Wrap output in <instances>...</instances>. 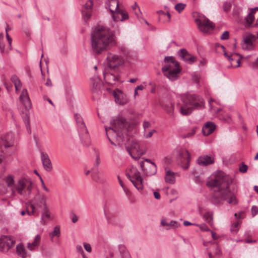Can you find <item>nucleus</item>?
<instances>
[{
  "label": "nucleus",
  "instance_id": "052dcab7",
  "mask_svg": "<svg viewBox=\"0 0 258 258\" xmlns=\"http://www.w3.org/2000/svg\"><path fill=\"white\" fill-rule=\"evenodd\" d=\"M41 240V236L39 234H37L35 236L34 242H36V243L39 245L40 242Z\"/></svg>",
  "mask_w": 258,
  "mask_h": 258
},
{
  "label": "nucleus",
  "instance_id": "f3484780",
  "mask_svg": "<svg viewBox=\"0 0 258 258\" xmlns=\"http://www.w3.org/2000/svg\"><path fill=\"white\" fill-rule=\"evenodd\" d=\"M14 141L13 135L9 133L3 135L1 137V146H4L5 148L13 146Z\"/></svg>",
  "mask_w": 258,
  "mask_h": 258
},
{
  "label": "nucleus",
  "instance_id": "9d476101",
  "mask_svg": "<svg viewBox=\"0 0 258 258\" xmlns=\"http://www.w3.org/2000/svg\"><path fill=\"white\" fill-rule=\"evenodd\" d=\"M108 67L111 70H118L124 63V58L120 55L108 52L106 57Z\"/></svg>",
  "mask_w": 258,
  "mask_h": 258
},
{
  "label": "nucleus",
  "instance_id": "680f3d73",
  "mask_svg": "<svg viewBox=\"0 0 258 258\" xmlns=\"http://www.w3.org/2000/svg\"><path fill=\"white\" fill-rule=\"evenodd\" d=\"M151 126V123L149 121H145L143 122V127L145 131Z\"/></svg>",
  "mask_w": 258,
  "mask_h": 258
},
{
  "label": "nucleus",
  "instance_id": "0e129e2a",
  "mask_svg": "<svg viewBox=\"0 0 258 258\" xmlns=\"http://www.w3.org/2000/svg\"><path fill=\"white\" fill-rule=\"evenodd\" d=\"M41 182L42 186L43 188L47 192H49V189L45 186L44 182L43 181V179L41 177H40Z\"/></svg>",
  "mask_w": 258,
  "mask_h": 258
},
{
  "label": "nucleus",
  "instance_id": "cd10ccee",
  "mask_svg": "<svg viewBox=\"0 0 258 258\" xmlns=\"http://www.w3.org/2000/svg\"><path fill=\"white\" fill-rule=\"evenodd\" d=\"M165 181L166 182L173 184L175 182V173L167 167L165 168Z\"/></svg>",
  "mask_w": 258,
  "mask_h": 258
},
{
  "label": "nucleus",
  "instance_id": "3c124183",
  "mask_svg": "<svg viewBox=\"0 0 258 258\" xmlns=\"http://www.w3.org/2000/svg\"><path fill=\"white\" fill-rule=\"evenodd\" d=\"M168 226L172 228H177L179 226V224L177 221H171L169 223H168Z\"/></svg>",
  "mask_w": 258,
  "mask_h": 258
},
{
  "label": "nucleus",
  "instance_id": "e2e57ef3",
  "mask_svg": "<svg viewBox=\"0 0 258 258\" xmlns=\"http://www.w3.org/2000/svg\"><path fill=\"white\" fill-rule=\"evenodd\" d=\"M117 178H118L120 185L121 186L123 190L124 191H125V186L124 185L123 182L122 181V180H121V179L119 176H117Z\"/></svg>",
  "mask_w": 258,
  "mask_h": 258
},
{
  "label": "nucleus",
  "instance_id": "864d4df0",
  "mask_svg": "<svg viewBox=\"0 0 258 258\" xmlns=\"http://www.w3.org/2000/svg\"><path fill=\"white\" fill-rule=\"evenodd\" d=\"M196 226L203 231H208L209 230V228L205 224H196Z\"/></svg>",
  "mask_w": 258,
  "mask_h": 258
},
{
  "label": "nucleus",
  "instance_id": "4be33fe9",
  "mask_svg": "<svg viewBox=\"0 0 258 258\" xmlns=\"http://www.w3.org/2000/svg\"><path fill=\"white\" fill-rule=\"evenodd\" d=\"M162 108L170 116L174 115V104L171 100L163 101L161 104Z\"/></svg>",
  "mask_w": 258,
  "mask_h": 258
},
{
  "label": "nucleus",
  "instance_id": "0eeeda50",
  "mask_svg": "<svg viewBox=\"0 0 258 258\" xmlns=\"http://www.w3.org/2000/svg\"><path fill=\"white\" fill-rule=\"evenodd\" d=\"M15 187L18 194L29 197L33 188V182L30 178L24 177L18 181Z\"/></svg>",
  "mask_w": 258,
  "mask_h": 258
},
{
  "label": "nucleus",
  "instance_id": "4468645a",
  "mask_svg": "<svg viewBox=\"0 0 258 258\" xmlns=\"http://www.w3.org/2000/svg\"><path fill=\"white\" fill-rule=\"evenodd\" d=\"M177 162L181 168L186 170L189 166L190 155L187 150L180 149L178 151Z\"/></svg>",
  "mask_w": 258,
  "mask_h": 258
},
{
  "label": "nucleus",
  "instance_id": "aec40b11",
  "mask_svg": "<svg viewBox=\"0 0 258 258\" xmlns=\"http://www.w3.org/2000/svg\"><path fill=\"white\" fill-rule=\"evenodd\" d=\"M178 55L184 61L189 64H192L196 60V57L189 54L185 49L179 50L178 52Z\"/></svg>",
  "mask_w": 258,
  "mask_h": 258
},
{
  "label": "nucleus",
  "instance_id": "412c9836",
  "mask_svg": "<svg viewBox=\"0 0 258 258\" xmlns=\"http://www.w3.org/2000/svg\"><path fill=\"white\" fill-rule=\"evenodd\" d=\"M111 15L114 22L123 21L128 19L127 13L120 9L114 11L113 13H111Z\"/></svg>",
  "mask_w": 258,
  "mask_h": 258
},
{
  "label": "nucleus",
  "instance_id": "79ce46f5",
  "mask_svg": "<svg viewBox=\"0 0 258 258\" xmlns=\"http://www.w3.org/2000/svg\"><path fill=\"white\" fill-rule=\"evenodd\" d=\"M239 225L240 223L238 221L235 222L231 225L230 230L233 234H236L238 232Z\"/></svg>",
  "mask_w": 258,
  "mask_h": 258
},
{
  "label": "nucleus",
  "instance_id": "bb28decb",
  "mask_svg": "<svg viewBox=\"0 0 258 258\" xmlns=\"http://www.w3.org/2000/svg\"><path fill=\"white\" fill-rule=\"evenodd\" d=\"M241 46L244 50H251L254 48L252 41V36L249 35L245 37L241 43Z\"/></svg>",
  "mask_w": 258,
  "mask_h": 258
},
{
  "label": "nucleus",
  "instance_id": "39448f33",
  "mask_svg": "<svg viewBox=\"0 0 258 258\" xmlns=\"http://www.w3.org/2000/svg\"><path fill=\"white\" fill-rule=\"evenodd\" d=\"M164 61V65L162 68V72L170 80H175L180 72L179 63L173 56H166Z\"/></svg>",
  "mask_w": 258,
  "mask_h": 258
},
{
  "label": "nucleus",
  "instance_id": "f03ea898",
  "mask_svg": "<svg viewBox=\"0 0 258 258\" xmlns=\"http://www.w3.org/2000/svg\"><path fill=\"white\" fill-rule=\"evenodd\" d=\"M116 44V37L113 32L104 26L94 28L91 34V51L94 55H99Z\"/></svg>",
  "mask_w": 258,
  "mask_h": 258
},
{
  "label": "nucleus",
  "instance_id": "a878e982",
  "mask_svg": "<svg viewBox=\"0 0 258 258\" xmlns=\"http://www.w3.org/2000/svg\"><path fill=\"white\" fill-rule=\"evenodd\" d=\"M41 159L44 169L47 171H50L52 169V165L48 154L41 152Z\"/></svg>",
  "mask_w": 258,
  "mask_h": 258
},
{
  "label": "nucleus",
  "instance_id": "20e7f679",
  "mask_svg": "<svg viewBox=\"0 0 258 258\" xmlns=\"http://www.w3.org/2000/svg\"><path fill=\"white\" fill-rule=\"evenodd\" d=\"M182 105L180 112L183 115H188L196 108H201L204 105L203 98L192 92H187L180 95Z\"/></svg>",
  "mask_w": 258,
  "mask_h": 258
},
{
  "label": "nucleus",
  "instance_id": "7c9ffc66",
  "mask_svg": "<svg viewBox=\"0 0 258 258\" xmlns=\"http://www.w3.org/2000/svg\"><path fill=\"white\" fill-rule=\"evenodd\" d=\"M106 5L111 13H113L114 11L119 9L118 0H107Z\"/></svg>",
  "mask_w": 258,
  "mask_h": 258
},
{
  "label": "nucleus",
  "instance_id": "2eb2a0df",
  "mask_svg": "<svg viewBox=\"0 0 258 258\" xmlns=\"http://www.w3.org/2000/svg\"><path fill=\"white\" fill-rule=\"evenodd\" d=\"M15 243L14 238L9 236H2L0 238V251L4 252L8 251Z\"/></svg>",
  "mask_w": 258,
  "mask_h": 258
},
{
  "label": "nucleus",
  "instance_id": "c9c22d12",
  "mask_svg": "<svg viewBox=\"0 0 258 258\" xmlns=\"http://www.w3.org/2000/svg\"><path fill=\"white\" fill-rule=\"evenodd\" d=\"M16 250L18 254L22 257H25L27 256V252L22 243H19L17 245Z\"/></svg>",
  "mask_w": 258,
  "mask_h": 258
},
{
  "label": "nucleus",
  "instance_id": "37998d69",
  "mask_svg": "<svg viewBox=\"0 0 258 258\" xmlns=\"http://www.w3.org/2000/svg\"><path fill=\"white\" fill-rule=\"evenodd\" d=\"M131 147L132 149L135 150L137 152H139L140 150L139 143L136 141H133L132 142Z\"/></svg>",
  "mask_w": 258,
  "mask_h": 258
},
{
  "label": "nucleus",
  "instance_id": "69168bd1",
  "mask_svg": "<svg viewBox=\"0 0 258 258\" xmlns=\"http://www.w3.org/2000/svg\"><path fill=\"white\" fill-rule=\"evenodd\" d=\"M104 214H105V216L108 222H111L110 216L109 214L105 210H104Z\"/></svg>",
  "mask_w": 258,
  "mask_h": 258
},
{
  "label": "nucleus",
  "instance_id": "58836bf2",
  "mask_svg": "<svg viewBox=\"0 0 258 258\" xmlns=\"http://www.w3.org/2000/svg\"><path fill=\"white\" fill-rule=\"evenodd\" d=\"M132 8L137 18L139 19L141 17L142 12H141L140 7L136 2H135L134 5L132 6Z\"/></svg>",
  "mask_w": 258,
  "mask_h": 258
},
{
  "label": "nucleus",
  "instance_id": "f704fd0d",
  "mask_svg": "<svg viewBox=\"0 0 258 258\" xmlns=\"http://www.w3.org/2000/svg\"><path fill=\"white\" fill-rule=\"evenodd\" d=\"M5 181L7 186L11 188L13 194H14L15 192V187L14 186V179L13 176L12 175L8 176L5 179Z\"/></svg>",
  "mask_w": 258,
  "mask_h": 258
},
{
  "label": "nucleus",
  "instance_id": "9b49d317",
  "mask_svg": "<svg viewBox=\"0 0 258 258\" xmlns=\"http://www.w3.org/2000/svg\"><path fill=\"white\" fill-rule=\"evenodd\" d=\"M195 22L199 30L204 33L208 32L215 27L213 22L203 15L198 14L197 17L195 19Z\"/></svg>",
  "mask_w": 258,
  "mask_h": 258
},
{
  "label": "nucleus",
  "instance_id": "603ef678",
  "mask_svg": "<svg viewBox=\"0 0 258 258\" xmlns=\"http://www.w3.org/2000/svg\"><path fill=\"white\" fill-rule=\"evenodd\" d=\"M156 132V131L155 130H152V131L148 133L145 132L144 136L146 138H151L152 136L153 133H155Z\"/></svg>",
  "mask_w": 258,
  "mask_h": 258
},
{
  "label": "nucleus",
  "instance_id": "09e8293b",
  "mask_svg": "<svg viewBox=\"0 0 258 258\" xmlns=\"http://www.w3.org/2000/svg\"><path fill=\"white\" fill-rule=\"evenodd\" d=\"M38 246L36 242L33 241L32 243H28V248L30 250H33L35 247H38Z\"/></svg>",
  "mask_w": 258,
  "mask_h": 258
},
{
  "label": "nucleus",
  "instance_id": "1a4fd4ad",
  "mask_svg": "<svg viewBox=\"0 0 258 258\" xmlns=\"http://www.w3.org/2000/svg\"><path fill=\"white\" fill-rule=\"evenodd\" d=\"M126 176L138 190L142 191L143 189V179L136 167H131Z\"/></svg>",
  "mask_w": 258,
  "mask_h": 258
},
{
  "label": "nucleus",
  "instance_id": "ea45409f",
  "mask_svg": "<svg viewBox=\"0 0 258 258\" xmlns=\"http://www.w3.org/2000/svg\"><path fill=\"white\" fill-rule=\"evenodd\" d=\"M118 248L121 254L122 258H130V256L128 252L126 251L124 245L120 244L118 246Z\"/></svg>",
  "mask_w": 258,
  "mask_h": 258
},
{
  "label": "nucleus",
  "instance_id": "423d86ee",
  "mask_svg": "<svg viewBox=\"0 0 258 258\" xmlns=\"http://www.w3.org/2000/svg\"><path fill=\"white\" fill-rule=\"evenodd\" d=\"M47 197L44 194L38 192L34 197L32 203L26 209V212L29 215H39V211L47 207Z\"/></svg>",
  "mask_w": 258,
  "mask_h": 258
},
{
  "label": "nucleus",
  "instance_id": "5701e85b",
  "mask_svg": "<svg viewBox=\"0 0 258 258\" xmlns=\"http://www.w3.org/2000/svg\"><path fill=\"white\" fill-rule=\"evenodd\" d=\"M100 164V159L99 156L97 155L96 158L95 164L91 169V174L92 179L96 182L101 181L100 175L98 171V166Z\"/></svg>",
  "mask_w": 258,
  "mask_h": 258
},
{
  "label": "nucleus",
  "instance_id": "6e6552de",
  "mask_svg": "<svg viewBox=\"0 0 258 258\" xmlns=\"http://www.w3.org/2000/svg\"><path fill=\"white\" fill-rule=\"evenodd\" d=\"M75 118L78 127V131L82 143L86 146L90 145L89 135L86 126L81 115L75 114Z\"/></svg>",
  "mask_w": 258,
  "mask_h": 258
},
{
  "label": "nucleus",
  "instance_id": "4c0bfd02",
  "mask_svg": "<svg viewBox=\"0 0 258 258\" xmlns=\"http://www.w3.org/2000/svg\"><path fill=\"white\" fill-rule=\"evenodd\" d=\"M113 96L115 99V101L116 103H118L121 105H123L126 103V101L121 99V97H122V94L121 92H118V93L114 92L113 93Z\"/></svg>",
  "mask_w": 258,
  "mask_h": 258
},
{
  "label": "nucleus",
  "instance_id": "2f4dec72",
  "mask_svg": "<svg viewBox=\"0 0 258 258\" xmlns=\"http://www.w3.org/2000/svg\"><path fill=\"white\" fill-rule=\"evenodd\" d=\"M91 84L93 91L99 90L102 86L101 80L97 77H94L91 79Z\"/></svg>",
  "mask_w": 258,
  "mask_h": 258
},
{
  "label": "nucleus",
  "instance_id": "c03bdc74",
  "mask_svg": "<svg viewBox=\"0 0 258 258\" xmlns=\"http://www.w3.org/2000/svg\"><path fill=\"white\" fill-rule=\"evenodd\" d=\"M185 6V4L178 3L175 6V9L179 13H181L184 9Z\"/></svg>",
  "mask_w": 258,
  "mask_h": 258
},
{
  "label": "nucleus",
  "instance_id": "7ed1b4c3",
  "mask_svg": "<svg viewBox=\"0 0 258 258\" xmlns=\"http://www.w3.org/2000/svg\"><path fill=\"white\" fill-rule=\"evenodd\" d=\"M111 127L105 128L106 134L111 144L115 145L110 137L115 138L119 144L123 141V132L128 131L130 128V122L122 116H118L112 118L110 121Z\"/></svg>",
  "mask_w": 258,
  "mask_h": 258
},
{
  "label": "nucleus",
  "instance_id": "a211bd4d",
  "mask_svg": "<svg viewBox=\"0 0 258 258\" xmlns=\"http://www.w3.org/2000/svg\"><path fill=\"white\" fill-rule=\"evenodd\" d=\"M93 5V1L88 0L86 3L82 10V16L85 22H86L91 16Z\"/></svg>",
  "mask_w": 258,
  "mask_h": 258
},
{
  "label": "nucleus",
  "instance_id": "f257e3e1",
  "mask_svg": "<svg viewBox=\"0 0 258 258\" xmlns=\"http://www.w3.org/2000/svg\"><path fill=\"white\" fill-rule=\"evenodd\" d=\"M207 185L214 191L211 198L212 204L220 205L225 201L233 205L237 204L236 185L233 183V179L222 171H218L213 174Z\"/></svg>",
  "mask_w": 258,
  "mask_h": 258
},
{
  "label": "nucleus",
  "instance_id": "e433bc0d",
  "mask_svg": "<svg viewBox=\"0 0 258 258\" xmlns=\"http://www.w3.org/2000/svg\"><path fill=\"white\" fill-rule=\"evenodd\" d=\"M213 213L212 212H207L203 215V218L205 221L209 223L211 226L213 225Z\"/></svg>",
  "mask_w": 258,
  "mask_h": 258
},
{
  "label": "nucleus",
  "instance_id": "774afa93",
  "mask_svg": "<svg viewBox=\"0 0 258 258\" xmlns=\"http://www.w3.org/2000/svg\"><path fill=\"white\" fill-rule=\"evenodd\" d=\"M154 196L155 198L156 199H159L161 197L160 193L158 191H154Z\"/></svg>",
  "mask_w": 258,
  "mask_h": 258
},
{
  "label": "nucleus",
  "instance_id": "49530a36",
  "mask_svg": "<svg viewBox=\"0 0 258 258\" xmlns=\"http://www.w3.org/2000/svg\"><path fill=\"white\" fill-rule=\"evenodd\" d=\"M231 7L232 5L230 3L225 2L223 4V10L225 12H228L230 10Z\"/></svg>",
  "mask_w": 258,
  "mask_h": 258
},
{
  "label": "nucleus",
  "instance_id": "bf43d9fd",
  "mask_svg": "<svg viewBox=\"0 0 258 258\" xmlns=\"http://www.w3.org/2000/svg\"><path fill=\"white\" fill-rule=\"evenodd\" d=\"M76 250L78 252L80 253L82 255H85L83 248L81 245H77L76 246Z\"/></svg>",
  "mask_w": 258,
  "mask_h": 258
},
{
  "label": "nucleus",
  "instance_id": "de8ad7c7",
  "mask_svg": "<svg viewBox=\"0 0 258 258\" xmlns=\"http://www.w3.org/2000/svg\"><path fill=\"white\" fill-rule=\"evenodd\" d=\"M196 127L192 128L191 131H190L188 133L185 134L183 136V138H189L192 136H194L196 133Z\"/></svg>",
  "mask_w": 258,
  "mask_h": 258
},
{
  "label": "nucleus",
  "instance_id": "b1692460",
  "mask_svg": "<svg viewBox=\"0 0 258 258\" xmlns=\"http://www.w3.org/2000/svg\"><path fill=\"white\" fill-rule=\"evenodd\" d=\"M104 79L106 83L113 85L118 80V76L106 71L103 73Z\"/></svg>",
  "mask_w": 258,
  "mask_h": 258
},
{
  "label": "nucleus",
  "instance_id": "f8f14e48",
  "mask_svg": "<svg viewBox=\"0 0 258 258\" xmlns=\"http://www.w3.org/2000/svg\"><path fill=\"white\" fill-rule=\"evenodd\" d=\"M244 25L247 28L258 27V7L249 9V12L244 19Z\"/></svg>",
  "mask_w": 258,
  "mask_h": 258
},
{
  "label": "nucleus",
  "instance_id": "6e6d98bb",
  "mask_svg": "<svg viewBox=\"0 0 258 258\" xmlns=\"http://www.w3.org/2000/svg\"><path fill=\"white\" fill-rule=\"evenodd\" d=\"M118 49L123 54L125 55L127 53V50L124 46H120Z\"/></svg>",
  "mask_w": 258,
  "mask_h": 258
},
{
  "label": "nucleus",
  "instance_id": "4d7b16f0",
  "mask_svg": "<svg viewBox=\"0 0 258 258\" xmlns=\"http://www.w3.org/2000/svg\"><path fill=\"white\" fill-rule=\"evenodd\" d=\"M84 247L87 251H88L89 252H90L91 251L92 248H91V245L89 243H84Z\"/></svg>",
  "mask_w": 258,
  "mask_h": 258
},
{
  "label": "nucleus",
  "instance_id": "393cba45",
  "mask_svg": "<svg viewBox=\"0 0 258 258\" xmlns=\"http://www.w3.org/2000/svg\"><path fill=\"white\" fill-rule=\"evenodd\" d=\"M224 54L230 62L231 64L229 67L237 68L240 66V58H238V56L236 54H233L229 55L226 52H224Z\"/></svg>",
  "mask_w": 258,
  "mask_h": 258
},
{
  "label": "nucleus",
  "instance_id": "a18cd8bd",
  "mask_svg": "<svg viewBox=\"0 0 258 258\" xmlns=\"http://www.w3.org/2000/svg\"><path fill=\"white\" fill-rule=\"evenodd\" d=\"M9 29H10V28H9V26H7V27L6 28V37H7V40L9 42L10 48V49H11L12 48L11 45H12V39L11 38V37L9 36V35L8 33V31Z\"/></svg>",
  "mask_w": 258,
  "mask_h": 258
},
{
  "label": "nucleus",
  "instance_id": "473e14b6",
  "mask_svg": "<svg viewBox=\"0 0 258 258\" xmlns=\"http://www.w3.org/2000/svg\"><path fill=\"white\" fill-rule=\"evenodd\" d=\"M42 212L41 214V223L43 225H46L47 222L45 221L44 218L49 219L50 217V213L48 206L45 207L44 208L41 209Z\"/></svg>",
  "mask_w": 258,
  "mask_h": 258
},
{
  "label": "nucleus",
  "instance_id": "6ab92c4d",
  "mask_svg": "<svg viewBox=\"0 0 258 258\" xmlns=\"http://www.w3.org/2000/svg\"><path fill=\"white\" fill-rule=\"evenodd\" d=\"M215 162L214 157L211 155H203L198 159V163L203 166L212 164Z\"/></svg>",
  "mask_w": 258,
  "mask_h": 258
},
{
  "label": "nucleus",
  "instance_id": "c85d7f7f",
  "mask_svg": "<svg viewBox=\"0 0 258 258\" xmlns=\"http://www.w3.org/2000/svg\"><path fill=\"white\" fill-rule=\"evenodd\" d=\"M216 129V125L214 122H207L203 127L202 132L204 136H208L212 134Z\"/></svg>",
  "mask_w": 258,
  "mask_h": 258
},
{
  "label": "nucleus",
  "instance_id": "72a5a7b5",
  "mask_svg": "<svg viewBox=\"0 0 258 258\" xmlns=\"http://www.w3.org/2000/svg\"><path fill=\"white\" fill-rule=\"evenodd\" d=\"M11 80L14 84L16 92L18 93L22 88V83L20 80L16 75H13L11 78Z\"/></svg>",
  "mask_w": 258,
  "mask_h": 258
},
{
  "label": "nucleus",
  "instance_id": "338daca9",
  "mask_svg": "<svg viewBox=\"0 0 258 258\" xmlns=\"http://www.w3.org/2000/svg\"><path fill=\"white\" fill-rule=\"evenodd\" d=\"M78 220V217L77 216V215L75 214H73L72 218V222L74 223H75L77 222Z\"/></svg>",
  "mask_w": 258,
  "mask_h": 258
},
{
  "label": "nucleus",
  "instance_id": "ddd939ff",
  "mask_svg": "<svg viewBox=\"0 0 258 258\" xmlns=\"http://www.w3.org/2000/svg\"><path fill=\"white\" fill-rule=\"evenodd\" d=\"M140 167L144 174L152 176L157 172V166L155 163L148 159L140 162Z\"/></svg>",
  "mask_w": 258,
  "mask_h": 258
},
{
  "label": "nucleus",
  "instance_id": "c756f323",
  "mask_svg": "<svg viewBox=\"0 0 258 258\" xmlns=\"http://www.w3.org/2000/svg\"><path fill=\"white\" fill-rule=\"evenodd\" d=\"M211 248L213 250V253L215 255V256H213L212 252H208V255L209 258H219L222 255V252L220 249L217 243H213L211 247Z\"/></svg>",
  "mask_w": 258,
  "mask_h": 258
},
{
  "label": "nucleus",
  "instance_id": "a19ab883",
  "mask_svg": "<svg viewBox=\"0 0 258 258\" xmlns=\"http://www.w3.org/2000/svg\"><path fill=\"white\" fill-rule=\"evenodd\" d=\"M60 235V228L58 226H55L53 231L49 233V236L51 238V240L52 241L53 238L55 236L59 237Z\"/></svg>",
  "mask_w": 258,
  "mask_h": 258
},
{
  "label": "nucleus",
  "instance_id": "dca6fc26",
  "mask_svg": "<svg viewBox=\"0 0 258 258\" xmlns=\"http://www.w3.org/2000/svg\"><path fill=\"white\" fill-rule=\"evenodd\" d=\"M19 98L25 109L27 110H30L32 107V104L27 89H24L22 90Z\"/></svg>",
  "mask_w": 258,
  "mask_h": 258
},
{
  "label": "nucleus",
  "instance_id": "13d9d810",
  "mask_svg": "<svg viewBox=\"0 0 258 258\" xmlns=\"http://www.w3.org/2000/svg\"><path fill=\"white\" fill-rule=\"evenodd\" d=\"M258 213V208L253 206L251 208V214L252 216H254Z\"/></svg>",
  "mask_w": 258,
  "mask_h": 258
},
{
  "label": "nucleus",
  "instance_id": "5fc2aeb1",
  "mask_svg": "<svg viewBox=\"0 0 258 258\" xmlns=\"http://www.w3.org/2000/svg\"><path fill=\"white\" fill-rule=\"evenodd\" d=\"M247 165H246L245 164H242V165H241L240 167H239V171L240 172H242V173H245L247 171Z\"/></svg>",
  "mask_w": 258,
  "mask_h": 258
},
{
  "label": "nucleus",
  "instance_id": "8fccbe9b",
  "mask_svg": "<svg viewBox=\"0 0 258 258\" xmlns=\"http://www.w3.org/2000/svg\"><path fill=\"white\" fill-rule=\"evenodd\" d=\"M229 33L228 31H224L223 34L221 35L220 38L221 40H227L229 38Z\"/></svg>",
  "mask_w": 258,
  "mask_h": 258
}]
</instances>
